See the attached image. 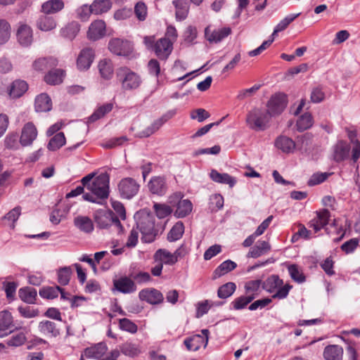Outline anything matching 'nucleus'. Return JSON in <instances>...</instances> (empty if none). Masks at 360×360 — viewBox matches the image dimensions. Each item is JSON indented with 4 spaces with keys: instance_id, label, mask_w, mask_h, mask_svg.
I'll list each match as a JSON object with an SVG mask.
<instances>
[{
    "instance_id": "1",
    "label": "nucleus",
    "mask_w": 360,
    "mask_h": 360,
    "mask_svg": "<svg viewBox=\"0 0 360 360\" xmlns=\"http://www.w3.org/2000/svg\"><path fill=\"white\" fill-rule=\"evenodd\" d=\"M83 186L90 191L96 198L106 199L109 195V176L107 174H101L94 178V174L91 173L82 179Z\"/></svg>"
},
{
    "instance_id": "2",
    "label": "nucleus",
    "mask_w": 360,
    "mask_h": 360,
    "mask_svg": "<svg viewBox=\"0 0 360 360\" xmlns=\"http://www.w3.org/2000/svg\"><path fill=\"white\" fill-rule=\"evenodd\" d=\"M116 77L124 91H134L142 84L141 76L127 67H121L116 70Z\"/></svg>"
},
{
    "instance_id": "3",
    "label": "nucleus",
    "mask_w": 360,
    "mask_h": 360,
    "mask_svg": "<svg viewBox=\"0 0 360 360\" xmlns=\"http://www.w3.org/2000/svg\"><path fill=\"white\" fill-rule=\"evenodd\" d=\"M94 219L96 226L101 229H108L111 226L116 229L118 233L122 231V226L120 219L109 210H98L94 214Z\"/></svg>"
},
{
    "instance_id": "4",
    "label": "nucleus",
    "mask_w": 360,
    "mask_h": 360,
    "mask_svg": "<svg viewBox=\"0 0 360 360\" xmlns=\"http://www.w3.org/2000/svg\"><path fill=\"white\" fill-rule=\"evenodd\" d=\"M107 351L106 344L99 342L85 349L84 355L87 358H94L98 360H117L120 356V351L117 349H113L109 354H106Z\"/></svg>"
},
{
    "instance_id": "5",
    "label": "nucleus",
    "mask_w": 360,
    "mask_h": 360,
    "mask_svg": "<svg viewBox=\"0 0 360 360\" xmlns=\"http://www.w3.org/2000/svg\"><path fill=\"white\" fill-rule=\"evenodd\" d=\"M137 229L142 233V240L145 243H151L158 234L155 228V219L150 214L143 216L137 223Z\"/></svg>"
},
{
    "instance_id": "6",
    "label": "nucleus",
    "mask_w": 360,
    "mask_h": 360,
    "mask_svg": "<svg viewBox=\"0 0 360 360\" xmlns=\"http://www.w3.org/2000/svg\"><path fill=\"white\" fill-rule=\"evenodd\" d=\"M271 117L267 110L255 109L249 112L247 122L251 129L262 131L266 128Z\"/></svg>"
},
{
    "instance_id": "7",
    "label": "nucleus",
    "mask_w": 360,
    "mask_h": 360,
    "mask_svg": "<svg viewBox=\"0 0 360 360\" xmlns=\"http://www.w3.org/2000/svg\"><path fill=\"white\" fill-rule=\"evenodd\" d=\"M117 188L121 198L129 200L138 193L140 185L134 179L126 177L120 180Z\"/></svg>"
},
{
    "instance_id": "8",
    "label": "nucleus",
    "mask_w": 360,
    "mask_h": 360,
    "mask_svg": "<svg viewBox=\"0 0 360 360\" xmlns=\"http://www.w3.org/2000/svg\"><path fill=\"white\" fill-rule=\"evenodd\" d=\"M287 105L286 96L283 94H278L271 96L268 102L266 110L271 117L280 115Z\"/></svg>"
},
{
    "instance_id": "9",
    "label": "nucleus",
    "mask_w": 360,
    "mask_h": 360,
    "mask_svg": "<svg viewBox=\"0 0 360 360\" xmlns=\"http://www.w3.org/2000/svg\"><path fill=\"white\" fill-rule=\"evenodd\" d=\"M108 49L114 54L127 56L131 53L133 47L129 41L115 38L109 41Z\"/></svg>"
},
{
    "instance_id": "10",
    "label": "nucleus",
    "mask_w": 360,
    "mask_h": 360,
    "mask_svg": "<svg viewBox=\"0 0 360 360\" xmlns=\"http://www.w3.org/2000/svg\"><path fill=\"white\" fill-rule=\"evenodd\" d=\"M201 333L202 335H195L184 340V345L188 350L195 352L199 349L202 346L205 347L207 346L209 330L207 329H203Z\"/></svg>"
},
{
    "instance_id": "11",
    "label": "nucleus",
    "mask_w": 360,
    "mask_h": 360,
    "mask_svg": "<svg viewBox=\"0 0 360 360\" xmlns=\"http://www.w3.org/2000/svg\"><path fill=\"white\" fill-rule=\"evenodd\" d=\"M181 198L180 193H175L169 198V202L173 203L175 201L178 200L176 205V210L174 212V215L177 218H184L188 215L193 209V205L189 200H181L179 199Z\"/></svg>"
},
{
    "instance_id": "12",
    "label": "nucleus",
    "mask_w": 360,
    "mask_h": 360,
    "mask_svg": "<svg viewBox=\"0 0 360 360\" xmlns=\"http://www.w3.org/2000/svg\"><path fill=\"white\" fill-rule=\"evenodd\" d=\"M37 136V127L32 122H29L22 127L19 141L22 146H30Z\"/></svg>"
},
{
    "instance_id": "13",
    "label": "nucleus",
    "mask_w": 360,
    "mask_h": 360,
    "mask_svg": "<svg viewBox=\"0 0 360 360\" xmlns=\"http://www.w3.org/2000/svg\"><path fill=\"white\" fill-rule=\"evenodd\" d=\"M16 37L18 43L21 46L25 47L29 46L33 41L32 29L28 25L20 22L17 30Z\"/></svg>"
},
{
    "instance_id": "14",
    "label": "nucleus",
    "mask_w": 360,
    "mask_h": 360,
    "mask_svg": "<svg viewBox=\"0 0 360 360\" xmlns=\"http://www.w3.org/2000/svg\"><path fill=\"white\" fill-rule=\"evenodd\" d=\"M176 113V110H171L167 112L165 115H163L160 118L154 121V122L148 128H146L143 131L140 132V137H148L151 134H154L156 131H158L164 123H165L167 120L173 117Z\"/></svg>"
},
{
    "instance_id": "15",
    "label": "nucleus",
    "mask_w": 360,
    "mask_h": 360,
    "mask_svg": "<svg viewBox=\"0 0 360 360\" xmlns=\"http://www.w3.org/2000/svg\"><path fill=\"white\" fill-rule=\"evenodd\" d=\"M105 22L103 20H96L89 27L87 37L90 40L96 41L103 38L105 35Z\"/></svg>"
},
{
    "instance_id": "16",
    "label": "nucleus",
    "mask_w": 360,
    "mask_h": 360,
    "mask_svg": "<svg viewBox=\"0 0 360 360\" xmlns=\"http://www.w3.org/2000/svg\"><path fill=\"white\" fill-rule=\"evenodd\" d=\"M173 42L167 38H161L154 44L156 56L162 60L167 59L172 53Z\"/></svg>"
},
{
    "instance_id": "17",
    "label": "nucleus",
    "mask_w": 360,
    "mask_h": 360,
    "mask_svg": "<svg viewBox=\"0 0 360 360\" xmlns=\"http://www.w3.org/2000/svg\"><path fill=\"white\" fill-rule=\"evenodd\" d=\"M38 331L44 337L56 338L60 335V328L51 321L43 320L38 324Z\"/></svg>"
},
{
    "instance_id": "18",
    "label": "nucleus",
    "mask_w": 360,
    "mask_h": 360,
    "mask_svg": "<svg viewBox=\"0 0 360 360\" xmlns=\"http://www.w3.org/2000/svg\"><path fill=\"white\" fill-rule=\"evenodd\" d=\"M94 59V51L91 48L83 49L77 60V66L80 70H86L91 65Z\"/></svg>"
},
{
    "instance_id": "19",
    "label": "nucleus",
    "mask_w": 360,
    "mask_h": 360,
    "mask_svg": "<svg viewBox=\"0 0 360 360\" xmlns=\"http://www.w3.org/2000/svg\"><path fill=\"white\" fill-rule=\"evenodd\" d=\"M231 33L230 27H221L217 30H211L209 27L205 30V35L206 39L212 43H218L227 37Z\"/></svg>"
},
{
    "instance_id": "20",
    "label": "nucleus",
    "mask_w": 360,
    "mask_h": 360,
    "mask_svg": "<svg viewBox=\"0 0 360 360\" xmlns=\"http://www.w3.org/2000/svg\"><path fill=\"white\" fill-rule=\"evenodd\" d=\"M14 328L13 319L8 311L0 312V338L7 336L13 332Z\"/></svg>"
},
{
    "instance_id": "21",
    "label": "nucleus",
    "mask_w": 360,
    "mask_h": 360,
    "mask_svg": "<svg viewBox=\"0 0 360 360\" xmlns=\"http://www.w3.org/2000/svg\"><path fill=\"white\" fill-rule=\"evenodd\" d=\"M330 213L328 210H322L316 212V217L309 222V227L313 228L315 233L319 231L328 223Z\"/></svg>"
},
{
    "instance_id": "22",
    "label": "nucleus",
    "mask_w": 360,
    "mask_h": 360,
    "mask_svg": "<svg viewBox=\"0 0 360 360\" xmlns=\"http://www.w3.org/2000/svg\"><path fill=\"white\" fill-rule=\"evenodd\" d=\"M139 298L143 301H146L151 304H157L163 301V295L160 291L152 288L144 289L139 292Z\"/></svg>"
},
{
    "instance_id": "23",
    "label": "nucleus",
    "mask_w": 360,
    "mask_h": 360,
    "mask_svg": "<svg viewBox=\"0 0 360 360\" xmlns=\"http://www.w3.org/2000/svg\"><path fill=\"white\" fill-rule=\"evenodd\" d=\"M150 191L158 195H163L167 191L166 180L162 176H154L148 182Z\"/></svg>"
},
{
    "instance_id": "24",
    "label": "nucleus",
    "mask_w": 360,
    "mask_h": 360,
    "mask_svg": "<svg viewBox=\"0 0 360 360\" xmlns=\"http://www.w3.org/2000/svg\"><path fill=\"white\" fill-rule=\"evenodd\" d=\"M114 286L116 290L124 294L131 293L136 290L134 281L127 276L115 281Z\"/></svg>"
},
{
    "instance_id": "25",
    "label": "nucleus",
    "mask_w": 360,
    "mask_h": 360,
    "mask_svg": "<svg viewBox=\"0 0 360 360\" xmlns=\"http://www.w3.org/2000/svg\"><path fill=\"white\" fill-rule=\"evenodd\" d=\"M28 89V85L24 80L16 79L13 82L8 89L11 98H18L22 96Z\"/></svg>"
},
{
    "instance_id": "26",
    "label": "nucleus",
    "mask_w": 360,
    "mask_h": 360,
    "mask_svg": "<svg viewBox=\"0 0 360 360\" xmlns=\"http://www.w3.org/2000/svg\"><path fill=\"white\" fill-rule=\"evenodd\" d=\"M65 7L63 0H48L41 5V11L46 15L55 14L62 11Z\"/></svg>"
},
{
    "instance_id": "27",
    "label": "nucleus",
    "mask_w": 360,
    "mask_h": 360,
    "mask_svg": "<svg viewBox=\"0 0 360 360\" xmlns=\"http://www.w3.org/2000/svg\"><path fill=\"white\" fill-rule=\"evenodd\" d=\"M275 146L285 153H291L294 151L296 143L286 136H280L275 141Z\"/></svg>"
},
{
    "instance_id": "28",
    "label": "nucleus",
    "mask_w": 360,
    "mask_h": 360,
    "mask_svg": "<svg viewBox=\"0 0 360 360\" xmlns=\"http://www.w3.org/2000/svg\"><path fill=\"white\" fill-rule=\"evenodd\" d=\"M349 145L343 141H338L333 147V159L336 162L345 160L349 155Z\"/></svg>"
},
{
    "instance_id": "29",
    "label": "nucleus",
    "mask_w": 360,
    "mask_h": 360,
    "mask_svg": "<svg viewBox=\"0 0 360 360\" xmlns=\"http://www.w3.org/2000/svg\"><path fill=\"white\" fill-rule=\"evenodd\" d=\"M74 225L80 231L90 233L94 231V223L92 220L86 216H77L74 219Z\"/></svg>"
},
{
    "instance_id": "30",
    "label": "nucleus",
    "mask_w": 360,
    "mask_h": 360,
    "mask_svg": "<svg viewBox=\"0 0 360 360\" xmlns=\"http://www.w3.org/2000/svg\"><path fill=\"white\" fill-rule=\"evenodd\" d=\"M210 176L213 181L228 184L231 188L233 187L237 182L236 178L230 176L229 174L219 173L215 169H212L210 172Z\"/></svg>"
},
{
    "instance_id": "31",
    "label": "nucleus",
    "mask_w": 360,
    "mask_h": 360,
    "mask_svg": "<svg viewBox=\"0 0 360 360\" xmlns=\"http://www.w3.org/2000/svg\"><path fill=\"white\" fill-rule=\"evenodd\" d=\"M57 22L53 17L46 15H40L37 20V27L43 32H49L54 30Z\"/></svg>"
},
{
    "instance_id": "32",
    "label": "nucleus",
    "mask_w": 360,
    "mask_h": 360,
    "mask_svg": "<svg viewBox=\"0 0 360 360\" xmlns=\"http://www.w3.org/2000/svg\"><path fill=\"white\" fill-rule=\"evenodd\" d=\"M271 250L270 244L264 240H259L257 244L252 247L247 257L252 258H257L263 255L266 254Z\"/></svg>"
},
{
    "instance_id": "33",
    "label": "nucleus",
    "mask_w": 360,
    "mask_h": 360,
    "mask_svg": "<svg viewBox=\"0 0 360 360\" xmlns=\"http://www.w3.org/2000/svg\"><path fill=\"white\" fill-rule=\"evenodd\" d=\"M153 258L154 262H160L162 264L174 265L176 263L173 254L165 249H158Z\"/></svg>"
},
{
    "instance_id": "34",
    "label": "nucleus",
    "mask_w": 360,
    "mask_h": 360,
    "mask_svg": "<svg viewBox=\"0 0 360 360\" xmlns=\"http://www.w3.org/2000/svg\"><path fill=\"white\" fill-rule=\"evenodd\" d=\"M343 349L337 345H331L325 347L323 356L326 360H342Z\"/></svg>"
},
{
    "instance_id": "35",
    "label": "nucleus",
    "mask_w": 360,
    "mask_h": 360,
    "mask_svg": "<svg viewBox=\"0 0 360 360\" xmlns=\"http://www.w3.org/2000/svg\"><path fill=\"white\" fill-rule=\"evenodd\" d=\"M34 108L37 112H48L52 108V102L46 94H41L35 98Z\"/></svg>"
},
{
    "instance_id": "36",
    "label": "nucleus",
    "mask_w": 360,
    "mask_h": 360,
    "mask_svg": "<svg viewBox=\"0 0 360 360\" xmlns=\"http://www.w3.org/2000/svg\"><path fill=\"white\" fill-rule=\"evenodd\" d=\"M58 65V60L53 57L39 58L34 61L33 68L38 71L51 69Z\"/></svg>"
},
{
    "instance_id": "37",
    "label": "nucleus",
    "mask_w": 360,
    "mask_h": 360,
    "mask_svg": "<svg viewBox=\"0 0 360 360\" xmlns=\"http://www.w3.org/2000/svg\"><path fill=\"white\" fill-rule=\"evenodd\" d=\"M65 75V71L61 69L49 70L44 76V80L51 85L60 84L63 82Z\"/></svg>"
},
{
    "instance_id": "38",
    "label": "nucleus",
    "mask_w": 360,
    "mask_h": 360,
    "mask_svg": "<svg viewBox=\"0 0 360 360\" xmlns=\"http://www.w3.org/2000/svg\"><path fill=\"white\" fill-rule=\"evenodd\" d=\"M236 266L237 264L236 262L230 259H227L223 262L219 266H217V269H215L213 272L212 278L217 279L233 271L236 268Z\"/></svg>"
},
{
    "instance_id": "39",
    "label": "nucleus",
    "mask_w": 360,
    "mask_h": 360,
    "mask_svg": "<svg viewBox=\"0 0 360 360\" xmlns=\"http://www.w3.org/2000/svg\"><path fill=\"white\" fill-rule=\"evenodd\" d=\"M80 30V25L78 22L73 21L68 23L60 30V34L65 39L73 40Z\"/></svg>"
},
{
    "instance_id": "40",
    "label": "nucleus",
    "mask_w": 360,
    "mask_h": 360,
    "mask_svg": "<svg viewBox=\"0 0 360 360\" xmlns=\"http://www.w3.org/2000/svg\"><path fill=\"white\" fill-rule=\"evenodd\" d=\"M300 13H292L288 15L286 17H285L283 20H281L275 27L274 32L271 36V39L275 38L276 34L278 32H281L282 31H284L288 25L293 22L299 15Z\"/></svg>"
},
{
    "instance_id": "41",
    "label": "nucleus",
    "mask_w": 360,
    "mask_h": 360,
    "mask_svg": "<svg viewBox=\"0 0 360 360\" xmlns=\"http://www.w3.org/2000/svg\"><path fill=\"white\" fill-rule=\"evenodd\" d=\"M111 0H94L91 3L93 14L101 15L107 13L112 7Z\"/></svg>"
},
{
    "instance_id": "42",
    "label": "nucleus",
    "mask_w": 360,
    "mask_h": 360,
    "mask_svg": "<svg viewBox=\"0 0 360 360\" xmlns=\"http://www.w3.org/2000/svg\"><path fill=\"white\" fill-rule=\"evenodd\" d=\"M98 70L101 77L105 79H109L113 74V65L110 60L103 59L98 63Z\"/></svg>"
},
{
    "instance_id": "43",
    "label": "nucleus",
    "mask_w": 360,
    "mask_h": 360,
    "mask_svg": "<svg viewBox=\"0 0 360 360\" xmlns=\"http://www.w3.org/2000/svg\"><path fill=\"white\" fill-rule=\"evenodd\" d=\"M20 300L27 304H34L37 298V290L32 288H22L18 291Z\"/></svg>"
},
{
    "instance_id": "44",
    "label": "nucleus",
    "mask_w": 360,
    "mask_h": 360,
    "mask_svg": "<svg viewBox=\"0 0 360 360\" xmlns=\"http://www.w3.org/2000/svg\"><path fill=\"white\" fill-rule=\"evenodd\" d=\"M314 123V120L311 115L309 112H305L301 115L296 123L297 131H303L309 129Z\"/></svg>"
},
{
    "instance_id": "45",
    "label": "nucleus",
    "mask_w": 360,
    "mask_h": 360,
    "mask_svg": "<svg viewBox=\"0 0 360 360\" xmlns=\"http://www.w3.org/2000/svg\"><path fill=\"white\" fill-rule=\"evenodd\" d=\"M283 284V281L278 276L271 275L264 282L263 288L267 292H272Z\"/></svg>"
},
{
    "instance_id": "46",
    "label": "nucleus",
    "mask_w": 360,
    "mask_h": 360,
    "mask_svg": "<svg viewBox=\"0 0 360 360\" xmlns=\"http://www.w3.org/2000/svg\"><path fill=\"white\" fill-rule=\"evenodd\" d=\"M288 273L290 278L295 282L301 283L305 281V276L302 269L297 264H290L288 266Z\"/></svg>"
},
{
    "instance_id": "47",
    "label": "nucleus",
    "mask_w": 360,
    "mask_h": 360,
    "mask_svg": "<svg viewBox=\"0 0 360 360\" xmlns=\"http://www.w3.org/2000/svg\"><path fill=\"white\" fill-rule=\"evenodd\" d=\"M173 4L176 8V16L179 20H184L188 13V6L186 0H175Z\"/></svg>"
},
{
    "instance_id": "48",
    "label": "nucleus",
    "mask_w": 360,
    "mask_h": 360,
    "mask_svg": "<svg viewBox=\"0 0 360 360\" xmlns=\"http://www.w3.org/2000/svg\"><path fill=\"white\" fill-rule=\"evenodd\" d=\"M113 105L112 103H105L98 107L94 112L89 117V121L94 122L103 117L112 110Z\"/></svg>"
},
{
    "instance_id": "49",
    "label": "nucleus",
    "mask_w": 360,
    "mask_h": 360,
    "mask_svg": "<svg viewBox=\"0 0 360 360\" xmlns=\"http://www.w3.org/2000/svg\"><path fill=\"white\" fill-rule=\"evenodd\" d=\"M184 232V224L181 221L176 223L172 229L169 231L167 235V239L169 241H176L180 239Z\"/></svg>"
},
{
    "instance_id": "50",
    "label": "nucleus",
    "mask_w": 360,
    "mask_h": 360,
    "mask_svg": "<svg viewBox=\"0 0 360 360\" xmlns=\"http://www.w3.org/2000/svg\"><path fill=\"white\" fill-rule=\"evenodd\" d=\"M236 289V285L233 282L226 283L220 286L217 290V295L221 299L231 297Z\"/></svg>"
},
{
    "instance_id": "51",
    "label": "nucleus",
    "mask_w": 360,
    "mask_h": 360,
    "mask_svg": "<svg viewBox=\"0 0 360 360\" xmlns=\"http://www.w3.org/2000/svg\"><path fill=\"white\" fill-rule=\"evenodd\" d=\"M72 274L71 266L60 268L57 271L58 282L62 285H67L70 282Z\"/></svg>"
},
{
    "instance_id": "52",
    "label": "nucleus",
    "mask_w": 360,
    "mask_h": 360,
    "mask_svg": "<svg viewBox=\"0 0 360 360\" xmlns=\"http://www.w3.org/2000/svg\"><path fill=\"white\" fill-rule=\"evenodd\" d=\"M65 143V137L63 132L56 134L52 137L48 144V148L50 150H56L64 146Z\"/></svg>"
},
{
    "instance_id": "53",
    "label": "nucleus",
    "mask_w": 360,
    "mask_h": 360,
    "mask_svg": "<svg viewBox=\"0 0 360 360\" xmlns=\"http://www.w3.org/2000/svg\"><path fill=\"white\" fill-rule=\"evenodd\" d=\"M312 138V134L309 133H306L300 136H297L296 142L297 149L307 151L311 143Z\"/></svg>"
},
{
    "instance_id": "54",
    "label": "nucleus",
    "mask_w": 360,
    "mask_h": 360,
    "mask_svg": "<svg viewBox=\"0 0 360 360\" xmlns=\"http://www.w3.org/2000/svg\"><path fill=\"white\" fill-rule=\"evenodd\" d=\"M11 37V25L6 20H0V45L6 44Z\"/></svg>"
},
{
    "instance_id": "55",
    "label": "nucleus",
    "mask_w": 360,
    "mask_h": 360,
    "mask_svg": "<svg viewBox=\"0 0 360 360\" xmlns=\"http://www.w3.org/2000/svg\"><path fill=\"white\" fill-rule=\"evenodd\" d=\"M60 290L59 286L44 287L39 290V295L46 299H54L58 296Z\"/></svg>"
},
{
    "instance_id": "56",
    "label": "nucleus",
    "mask_w": 360,
    "mask_h": 360,
    "mask_svg": "<svg viewBox=\"0 0 360 360\" xmlns=\"http://www.w3.org/2000/svg\"><path fill=\"white\" fill-rule=\"evenodd\" d=\"M77 18L82 21H87L91 14H93V10L91 8V4L90 6L84 4L76 10Z\"/></svg>"
},
{
    "instance_id": "57",
    "label": "nucleus",
    "mask_w": 360,
    "mask_h": 360,
    "mask_svg": "<svg viewBox=\"0 0 360 360\" xmlns=\"http://www.w3.org/2000/svg\"><path fill=\"white\" fill-rule=\"evenodd\" d=\"M5 148L8 150H17L19 148L20 144L18 141V136L17 134H8L4 139Z\"/></svg>"
},
{
    "instance_id": "58",
    "label": "nucleus",
    "mask_w": 360,
    "mask_h": 360,
    "mask_svg": "<svg viewBox=\"0 0 360 360\" xmlns=\"http://www.w3.org/2000/svg\"><path fill=\"white\" fill-rule=\"evenodd\" d=\"M253 300L254 297L252 295L240 296L235 299L231 304L234 309L239 310L245 308Z\"/></svg>"
},
{
    "instance_id": "59",
    "label": "nucleus",
    "mask_w": 360,
    "mask_h": 360,
    "mask_svg": "<svg viewBox=\"0 0 360 360\" xmlns=\"http://www.w3.org/2000/svg\"><path fill=\"white\" fill-rule=\"evenodd\" d=\"M155 214L159 219H163L169 215L172 210L165 204L155 203L153 205Z\"/></svg>"
},
{
    "instance_id": "60",
    "label": "nucleus",
    "mask_w": 360,
    "mask_h": 360,
    "mask_svg": "<svg viewBox=\"0 0 360 360\" xmlns=\"http://www.w3.org/2000/svg\"><path fill=\"white\" fill-rule=\"evenodd\" d=\"M261 285L260 280L250 281L245 284V289L247 295H252L255 298L257 291Z\"/></svg>"
},
{
    "instance_id": "61",
    "label": "nucleus",
    "mask_w": 360,
    "mask_h": 360,
    "mask_svg": "<svg viewBox=\"0 0 360 360\" xmlns=\"http://www.w3.org/2000/svg\"><path fill=\"white\" fill-rule=\"evenodd\" d=\"M119 326L121 330L131 333H136L138 329L137 326L134 322L126 318L120 319Z\"/></svg>"
},
{
    "instance_id": "62",
    "label": "nucleus",
    "mask_w": 360,
    "mask_h": 360,
    "mask_svg": "<svg viewBox=\"0 0 360 360\" xmlns=\"http://www.w3.org/2000/svg\"><path fill=\"white\" fill-rule=\"evenodd\" d=\"M20 314L26 319H31L37 316L39 314V311L37 309L27 306H20L18 308Z\"/></svg>"
},
{
    "instance_id": "63",
    "label": "nucleus",
    "mask_w": 360,
    "mask_h": 360,
    "mask_svg": "<svg viewBox=\"0 0 360 360\" xmlns=\"http://www.w3.org/2000/svg\"><path fill=\"white\" fill-rule=\"evenodd\" d=\"M224 206V198L221 194H214L210 197V208L212 212H217Z\"/></svg>"
},
{
    "instance_id": "64",
    "label": "nucleus",
    "mask_w": 360,
    "mask_h": 360,
    "mask_svg": "<svg viewBox=\"0 0 360 360\" xmlns=\"http://www.w3.org/2000/svg\"><path fill=\"white\" fill-rule=\"evenodd\" d=\"M134 13L139 20H144L147 16V6L145 3L138 2L134 7Z\"/></svg>"
}]
</instances>
